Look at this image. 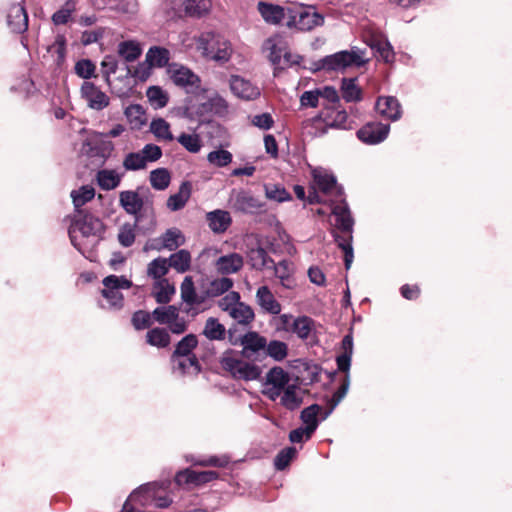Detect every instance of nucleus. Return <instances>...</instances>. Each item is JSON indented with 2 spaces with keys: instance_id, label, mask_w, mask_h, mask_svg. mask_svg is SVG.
I'll use <instances>...</instances> for the list:
<instances>
[{
  "instance_id": "obj_1",
  "label": "nucleus",
  "mask_w": 512,
  "mask_h": 512,
  "mask_svg": "<svg viewBox=\"0 0 512 512\" xmlns=\"http://www.w3.org/2000/svg\"><path fill=\"white\" fill-rule=\"evenodd\" d=\"M313 181L310 186L308 202L326 203L335 202L336 198L342 195V189L337 185L333 174L323 168H314L312 170Z\"/></svg>"
},
{
  "instance_id": "obj_2",
  "label": "nucleus",
  "mask_w": 512,
  "mask_h": 512,
  "mask_svg": "<svg viewBox=\"0 0 512 512\" xmlns=\"http://www.w3.org/2000/svg\"><path fill=\"white\" fill-rule=\"evenodd\" d=\"M197 51L209 60L225 63L231 58L233 48L225 37L213 32H204L198 36Z\"/></svg>"
},
{
  "instance_id": "obj_3",
  "label": "nucleus",
  "mask_w": 512,
  "mask_h": 512,
  "mask_svg": "<svg viewBox=\"0 0 512 512\" xmlns=\"http://www.w3.org/2000/svg\"><path fill=\"white\" fill-rule=\"evenodd\" d=\"M287 15V27L302 32L321 27L325 22L324 16L317 12L313 5L301 4L297 8L288 9Z\"/></svg>"
},
{
  "instance_id": "obj_4",
  "label": "nucleus",
  "mask_w": 512,
  "mask_h": 512,
  "mask_svg": "<svg viewBox=\"0 0 512 512\" xmlns=\"http://www.w3.org/2000/svg\"><path fill=\"white\" fill-rule=\"evenodd\" d=\"M102 300L100 306L104 309H120L123 306L122 290L131 288L132 282L124 276L109 275L102 281Z\"/></svg>"
},
{
  "instance_id": "obj_5",
  "label": "nucleus",
  "mask_w": 512,
  "mask_h": 512,
  "mask_svg": "<svg viewBox=\"0 0 512 512\" xmlns=\"http://www.w3.org/2000/svg\"><path fill=\"white\" fill-rule=\"evenodd\" d=\"M262 48L272 64L280 68L299 64L300 62V56L294 55L288 51L285 38L279 34L267 38Z\"/></svg>"
},
{
  "instance_id": "obj_6",
  "label": "nucleus",
  "mask_w": 512,
  "mask_h": 512,
  "mask_svg": "<svg viewBox=\"0 0 512 512\" xmlns=\"http://www.w3.org/2000/svg\"><path fill=\"white\" fill-rule=\"evenodd\" d=\"M221 366L237 380H257L262 373L258 365L244 360L240 355L234 352H228L223 355Z\"/></svg>"
},
{
  "instance_id": "obj_7",
  "label": "nucleus",
  "mask_w": 512,
  "mask_h": 512,
  "mask_svg": "<svg viewBox=\"0 0 512 512\" xmlns=\"http://www.w3.org/2000/svg\"><path fill=\"white\" fill-rule=\"evenodd\" d=\"M366 51L357 47L351 50L340 51L335 54L326 56L322 60V67L328 71H344L348 67H361L368 62Z\"/></svg>"
},
{
  "instance_id": "obj_8",
  "label": "nucleus",
  "mask_w": 512,
  "mask_h": 512,
  "mask_svg": "<svg viewBox=\"0 0 512 512\" xmlns=\"http://www.w3.org/2000/svg\"><path fill=\"white\" fill-rule=\"evenodd\" d=\"M102 231L103 223L98 218L92 215H84L73 221L69 229V235L73 246L81 251L82 243L79 242L80 237L98 236Z\"/></svg>"
},
{
  "instance_id": "obj_9",
  "label": "nucleus",
  "mask_w": 512,
  "mask_h": 512,
  "mask_svg": "<svg viewBox=\"0 0 512 512\" xmlns=\"http://www.w3.org/2000/svg\"><path fill=\"white\" fill-rule=\"evenodd\" d=\"M290 381V374L282 367L275 366L268 370L263 378L262 394L269 400L275 401L281 396Z\"/></svg>"
},
{
  "instance_id": "obj_10",
  "label": "nucleus",
  "mask_w": 512,
  "mask_h": 512,
  "mask_svg": "<svg viewBox=\"0 0 512 512\" xmlns=\"http://www.w3.org/2000/svg\"><path fill=\"white\" fill-rule=\"evenodd\" d=\"M229 207L238 213L257 214L264 211L265 203L255 197L250 191L233 189L228 199Z\"/></svg>"
},
{
  "instance_id": "obj_11",
  "label": "nucleus",
  "mask_w": 512,
  "mask_h": 512,
  "mask_svg": "<svg viewBox=\"0 0 512 512\" xmlns=\"http://www.w3.org/2000/svg\"><path fill=\"white\" fill-rule=\"evenodd\" d=\"M167 73L172 82L188 93H196L198 91H205L201 88V79L190 68L179 63H172L168 65Z\"/></svg>"
},
{
  "instance_id": "obj_12",
  "label": "nucleus",
  "mask_w": 512,
  "mask_h": 512,
  "mask_svg": "<svg viewBox=\"0 0 512 512\" xmlns=\"http://www.w3.org/2000/svg\"><path fill=\"white\" fill-rule=\"evenodd\" d=\"M211 8L210 0H172L171 17L201 16Z\"/></svg>"
},
{
  "instance_id": "obj_13",
  "label": "nucleus",
  "mask_w": 512,
  "mask_h": 512,
  "mask_svg": "<svg viewBox=\"0 0 512 512\" xmlns=\"http://www.w3.org/2000/svg\"><path fill=\"white\" fill-rule=\"evenodd\" d=\"M80 95L86 105L95 111H101L110 104L109 96L98 86L89 81H85L81 85Z\"/></svg>"
},
{
  "instance_id": "obj_14",
  "label": "nucleus",
  "mask_w": 512,
  "mask_h": 512,
  "mask_svg": "<svg viewBox=\"0 0 512 512\" xmlns=\"http://www.w3.org/2000/svg\"><path fill=\"white\" fill-rule=\"evenodd\" d=\"M365 43L374 51L375 56L385 63H392L395 59L393 47L380 32H370L364 36Z\"/></svg>"
},
{
  "instance_id": "obj_15",
  "label": "nucleus",
  "mask_w": 512,
  "mask_h": 512,
  "mask_svg": "<svg viewBox=\"0 0 512 512\" xmlns=\"http://www.w3.org/2000/svg\"><path fill=\"white\" fill-rule=\"evenodd\" d=\"M390 131L388 124L380 122L367 123L357 131V137L363 143L375 145L384 141Z\"/></svg>"
},
{
  "instance_id": "obj_16",
  "label": "nucleus",
  "mask_w": 512,
  "mask_h": 512,
  "mask_svg": "<svg viewBox=\"0 0 512 512\" xmlns=\"http://www.w3.org/2000/svg\"><path fill=\"white\" fill-rule=\"evenodd\" d=\"M218 473L215 471H194L185 469L180 471L175 476V482L178 485L195 484L201 485L217 479Z\"/></svg>"
},
{
  "instance_id": "obj_17",
  "label": "nucleus",
  "mask_w": 512,
  "mask_h": 512,
  "mask_svg": "<svg viewBox=\"0 0 512 512\" xmlns=\"http://www.w3.org/2000/svg\"><path fill=\"white\" fill-rule=\"evenodd\" d=\"M230 89L235 96L243 100H253L260 95V89L257 86L240 76L231 77Z\"/></svg>"
},
{
  "instance_id": "obj_18",
  "label": "nucleus",
  "mask_w": 512,
  "mask_h": 512,
  "mask_svg": "<svg viewBox=\"0 0 512 512\" xmlns=\"http://www.w3.org/2000/svg\"><path fill=\"white\" fill-rule=\"evenodd\" d=\"M7 24L13 32L23 33L28 28V15L20 4H12L7 12Z\"/></svg>"
},
{
  "instance_id": "obj_19",
  "label": "nucleus",
  "mask_w": 512,
  "mask_h": 512,
  "mask_svg": "<svg viewBox=\"0 0 512 512\" xmlns=\"http://www.w3.org/2000/svg\"><path fill=\"white\" fill-rule=\"evenodd\" d=\"M256 303L266 313L278 315L281 312V304L277 301L270 288L260 286L256 292Z\"/></svg>"
},
{
  "instance_id": "obj_20",
  "label": "nucleus",
  "mask_w": 512,
  "mask_h": 512,
  "mask_svg": "<svg viewBox=\"0 0 512 512\" xmlns=\"http://www.w3.org/2000/svg\"><path fill=\"white\" fill-rule=\"evenodd\" d=\"M267 339L255 331H249L241 337L243 355L251 357L265 350Z\"/></svg>"
},
{
  "instance_id": "obj_21",
  "label": "nucleus",
  "mask_w": 512,
  "mask_h": 512,
  "mask_svg": "<svg viewBox=\"0 0 512 512\" xmlns=\"http://www.w3.org/2000/svg\"><path fill=\"white\" fill-rule=\"evenodd\" d=\"M243 257L238 253H230L219 257L215 262L218 273L228 275L238 272L243 267Z\"/></svg>"
},
{
  "instance_id": "obj_22",
  "label": "nucleus",
  "mask_w": 512,
  "mask_h": 512,
  "mask_svg": "<svg viewBox=\"0 0 512 512\" xmlns=\"http://www.w3.org/2000/svg\"><path fill=\"white\" fill-rule=\"evenodd\" d=\"M377 111L387 119L396 121L401 117V107L394 97H379L376 102Z\"/></svg>"
},
{
  "instance_id": "obj_23",
  "label": "nucleus",
  "mask_w": 512,
  "mask_h": 512,
  "mask_svg": "<svg viewBox=\"0 0 512 512\" xmlns=\"http://www.w3.org/2000/svg\"><path fill=\"white\" fill-rule=\"evenodd\" d=\"M332 204V213L336 218V227L343 233L352 232L354 221L347 204L344 201H341L339 204H334V202Z\"/></svg>"
},
{
  "instance_id": "obj_24",
  "label": "nucleus",
  "mask_w": 512,
  "mask_h": 512,
  "mask_svg": "<svg viewBox=\"0 0 512 512\" xmlns=\"http://www.w3.org/2000/svg\"><path fill=\"white\" fill-rule=\"evenodd\" d=\"M209 228L214 233H223L231 225L232 218L228 211L217 209L206 214Z\"/></svg>"
},
{
  "instance_id": "obj_25",
  "label": "nucleus",
  "mask_w": 512,
  "mask_h": 512,
  "mask_svg": "<svg viewBox=\"0 0 512 512\" xmlns=\"http://www.w3.org/2000/svg\"><path fill=\"white\" fill-rule=\"evenodd\" d=\"M119 204L126 213L136 216L143 207V200L136 191L125 190L119 194Z\"/></svg>"
},
{
  "instance_id": "obj_26",
  "label": "nucleus",
  "mask_w": 512,
  "mask_h": 512,
  "mask_svg": "<svg viewBox=\"0 0 512 512\" xmlns=\"http://www.w3.org/2000/svg\"><path fill=\"white\" fill-rule=\"evenodd\" d=\"M257 7L263 20L268 24L277 25L286 16L284 8L279 5L260 1Z\"/></svg>"
},
{
  "instance_id": "obj_27",
  "label": "nucleus",
  "mask_w": 512,
  "mask_h": 512,
  "mask_svg": "<svg viewBox=\"0 0 512 512\" xmlns=\"http://www.w3.org/2000/svg\"><path fill=\"white\" fill-rule=\"evenodd\" d=\"M303 402V391L295 384H289L280 396V403L289 410L297 409Z\"/></svg>"
},
{
  "instance_id": "obj_28",
  "label": "nucleus",
  "mask_w": 512,
  "mask_h": 512,
  "mask_svg": "<svg viewBox=\"0 0 512 512\" xmlns=\"http://www.w3.org/2000/svg\"><path fill=\"white\" fill-rule=\"evenodd\" d=\"M123 174L114 169H102L96 174V181L103 190H113L117 188L122 180Z\"/></svg>"
},
{
  "instance_id": "obj_29",
  "label": "nucleus",
  "mask_w": 512,
  "mask_h": 512,
  "mask_svg": "<svg viewBox=\"0 0 512 512\" xmlns=\"http://www.w3.org/2000/svg\"><path fill=\"white\" fill-rule=\"evenodd\" d=\"M170 60V51L160 46L150 47L145 56V62L149 68H162L168 64Z\"/></svg>"
},
{
  "instance_id": "obj_30",
  "label": "nucleus",
  "mask_w": 512,
  "mask_h": 512,
  "mask_svg": "<svg viewBox=\"0 0 512 512\" xmlns=\"http://www.w3.org/2000/svg\"><path fill=\"white\" fill-rule=\"evenodd\" d=\"M173 369L182 374H197L200 371L198 360L195 356H172Z\"/></svg>"
},
{
  "instance_id": "obj_31",
  "label": "nucleus",
  "mask_w": 512,
  "mask_h": 512,
  "mask_svg": "<svg viewBox=\"0 0 512 512\" xmlns=\"http://www.w3.org/2000/svg\"><path fill=\"white\" fill-rule=\"evenodd\" d=\"M191 196V184L183 182L177 193L172 194L167 200V208L171 211L182 209Z\"/></svg>"
},
{
  "instance_id": "obj_32",
  "label": "nucleus",
  "mask_w": 512,
  "mask_h": 512,
  "mask_svg": "<svg viewBox=\"0 0 512 512\" xmlns=\"http://www.w3.org/2000/svg\"><path fill=\"white\" fill-rule=\"evenodd\" d=\"M124 115L133 130L141 129L147 122L146 112L139 104L129 105L124 110Z\"/></svg>"
},
{
  "instance_id": "obj_33",
  "label": "nucleus",
  "mask_w": 512,
  "mask_h": 512,
  "mask_svg": "<svg viewBox=\"0 0 512 512\" xmlns=\"http://www.w3.org/2000/svg\"><path fill=\"white\" fill-rule=\"evenodd\" d=\"M182 300L190 305H200L204 302V297L197 294L194 282L191 276H186L180 287Z\"/></svg>"
},
{
  "instance_id": "obj_34",
  "label": "nucleus",
  "mask_w": 512,
  "mask_h": 512,
  "mask_svg": "<svg viewBox=\"0 0 512 512\" xmlns=\"http://www.w3.org/2000/svg\"><path fill=\"white\" fill-rule=\"evenodd\" d=\"M117 51L127 62H133L140 57L143 47L141 43L136 40H126L118 44Z\"/></svg>"
},
{
  "instance_id": "obj_35",
  "label": "nucleus",
  "mask_w": 512,
  "mask_h": 512,
  "mask_svg": "<svg viewBox=\"0 0 512 512\" xmlns=\"http://www.w3.org/2000/svg\"><path fill=\"white\" fill-rule=\"evenodd\" d=\"M314 330L315 322L308 316H299L292 322L291 333L302 340L308 339Z\"/></svg>"
},
{
  "instance_id": "obj_36",
  "label": "nucleus",
  "mask_w": 512,
  "mask_h": 512,
  "mask_svg": "<svg viewBox=\"0 0 512 512\" xmlns=\"http://www.w3.org/2000/svg\"><path fill=\"white\" fill-rule=\"evenodd\" d=\"M150 132L158 141L171 142L174 140L170 124L163 118H156L151 121Z\"/></svg>"
},
{
  "instance_id": "obj_37",
  "label": "nucleus",
  "mask_w": 512,
  "mask_h": 512,
  "mask_svg": "<svg viewBox=\"0 0 512 512\" xmlns=\"http://www.w3.org/2000/svg\"><path fill=\"white\" fill-rule=\"evenodd\" d=\"M275 275L280 280L283 287L292 289L295 286L294 280L291 278L294 272V266L287 260L280 261L274 266Z\"/></svg>"
},
{
  "instance_id": "obj_38",
  "label": "nucleus",
  "mask_w": 512,
  "mask_h": 512,
  "mask_svg": "<svg viewBox=\"0 0 512 512\" xmlns=\"http://www.w3.org/2000/svg\"><path fill=\"white\" fill-rule=\"evenodd\" d=\"M161 246L159 249L164 248L169 251L177 249L185 243L183 233L177 228L168 229L161 237Z\"/></svg>"
},
{
  "instance_id": "obj_39",
  "label": "nucleus",
  "mask_w": 512,
  "mask_h": 512,
  "mask_svg": "<svg viewBox=\"0 0 512 512\" xmlns=\"http://www.w3.org/2000/svg\"><path fill=\"white\" fill-rule=\"evenodd\" d=\"M334 239L339 248L344 252V262L346 269H349L353 262V248H352V232L350 233H334Z\"/></svg>"
},
{
  "instance_id": "obj_40",
  "label": "nucleus",
  "mask_w": 512,
  "mask_h": 512,
  "mask_svg": "<svg viewBox=\"0 0 512 512\" xmlns=\"http://www.w3.org/2000/svg\"><path fill=\"white\" fill-rule=\"evenodd\" d=\"M152 293L158 303H168L175 294V287L167 279L158 280L154 282Z\"/></svg>"
},
{
  "instance_id": "obj_41",
  "label": "nucleus",
  "mask_w": 512,
  "mask_h": 512,
  "mask_svg": "<svg viewBox=\"0 0 512 512\" xmlns=\"http://www.w3.org/2000/svg\"><path fill=\"white\" fill-rule=\"evenodd\" d=\"M228 315L237 323L243 325L250 324L255 317L254 311L251 308V306L241 301L235 307H233V309L228 313Z\"/></svg>"
},
{
  "instance_id": "obj_42",
  "label": "nucleus",
  "mask_w": 512,
  "mask_h": 512,
  "mask_svg": "<svg viewBox=\"0 0 512 512\" xmlns=\"http://www.w3.org/2000/svg\"><path fill=\"white\" fill-rule=\"evenodd\" d=\"M322 412V407L313 404L305 409L302 410L300 418L305 425V427L308 428V432H315L319 425L318 415Z\"/></svg>"
},
{
  "instance_id": "obj_43",
  "label": "nucleus",
  "mask_w": 512,
  "mask_h": 512,
  "mask_svg": "<svg viewBox=\"0 0 512 512\" xmlns=\"http://www.w3.org/2000/svg\"><path fill=\"white\" fill-rule=\"evenodd\" d=\"M202 333L209 340H222L225 338L226 329L218 319L210 317L206 320Z\"/></svg>"
},
{
  "instance_id": "obj_44",
  "label": "nucleus",
  "mask_w": 512,
  "mask_h": 512,
  "mask_svg": "<svg viewBox=\"0 0 512 512\" xmlns=\"http://www.w3.org/2000/svg\"><path fill=\"white\" fill-rule=\"evenodd\" d=\"M249 260L253 268L262 270L270 267L273 260L269 257L268 253L262 247L251 249L248 254Z\"/></svg>"
},
{
  "instance_id": "obj_45",
  "label": "nucleus",
  "mask_w": 512,
  "mask_h": 512,
  "mask_svg": "<svg viewBox=\"0 0 512 512\" xmlns=\"http://www.w3.org/2000/svg\"><path fill=\"white\" fill-rule=\"evenodd\" d=\"M95 196V189L90 185H84L71 192V198L75 209L80 213L79 208L91 201Z\"/></svg>"
},
{
  "instance_id": "obj_46",
  "label": "nucleus",
  "mask_w": 512,
  "mask_h": 512,
  "mask_svg": "<svg viewBox=\"0 0 512 512\" xmlns=\"http://www.w3.org/2000/svg\"><path fill=\"white\" fill-rule=\"evenodd\" d=\"M169 266L174 268L179 273H184L189 270L191 265V255L187 250H179L172 254L169 258Z\"/></svg>"
},
{
  "instance_id": "obj_47",
  "label": "nucleus",
  "mask_w": 512,
  "mask_h": 512,
  "mask_svg": "<svg viewBox=\"0 0 512 512\" xmlns=\"http://www.w3.org/2000/svg\"><path fill=\"white\" fill-rule=\"evenodd\" d=\"M177 142L190 153H198L202 148V140L197 133H181Z\"/></svg>"
},
{
  "instance_id": "obj_48",
  "label": "nucleus",
  "mask_w": 512,
  "mask_h": 512,
  "mask_svg": "<svg viewBox=\"0 0 512 512\" xmlns=\"http://www.w3.org/2000/svg\"><path fill=\"white\" fill-rule=\"evenodd\" d=\"M169 264L165 258H156L151 261L147 268L148 276L152 277L155 281L164 280L167 274Z\"/></svg>"
},
{
  "instance_id": "obj_49",
  "label": "nucleus",
  "mask_w": 512,
  "mask_h": 512,
  "mask_svg": "<svg viewBox=\"0 0 512 512\" xmlns=\"http://www.w3.org/2000/svg\"><path fill=\"white\" fill-rule=\"evenodd\" d=\"M146 340L151 346L164 348L169 345L170 336L165 329L154 328L147 332Z\"/></svg>"
},
{
  "instance_id": "obj_50",
  "label": "nucleus",
  "mask_w": 512,
  "mask_h": 512,
  "mask_svg": "<svg viewBox=\"0 0 512 512\" xmlns=\"http://www.w3.org/2000/svg\"><path fill=\"white\" fill-rule=\"evenodd\" d=\"M170 180V173L165 168H158L150 173L151 186L156 190H165L169 186Z\"/></svg>"
},
{
  "instance_id": "obj_51",
  "label": "nucleus",
  "mask_w": 512,
  "mask_h": 512,
  "mask_svg": "<svg viewBox=\"0 0 512 512\" xmlns=\"http://www.w3.org/2000/svg\"><path fill=\"white\" fill-rule=\"evenodd\" d=\"M265 351L275 361H282L288 355V345L279 340H272L266 343Z\"/></svg>"
},
{
  "instance_id": "obj_52",
  "label": "nucleus",
  "mask_w": 512,
  "mask_h": 512,
  "mask_svg": "<svg viewBox=\"0 0 512 512\" xmlns=\"http://www.w3.org/2000/svg\"><path fill=\"white\" fill-rule=\"evenodd\" d=\"M265 196L269 200L285 202L292 199L291 194L282 186L276 184L264 185Z\"/></svg>"
},
{
  "instance_id": "obj_53",
  "label": "nucleus",
  "mask_w": 512,
  "mask_h": 512,
  "mask_svg": "<svg viewBox=\"0 0 512 512\" xmlns=\"http://www.w3.org/2000/svg\"><path fill=\"white\" fill-rule=\"evenodd\" d=\"M146 96L150 104L156 108H163L168 103L167 93L159 86H151L146 91Z\"/></svg>"
},
{
  "instance_id": "obj_54",
  "label": "nucleus",
  "mask_w": 512,
  "mask_h": 512,
  "mask_svg": "<svg viewBox=\"0 0 512 512\" xmlns=\"http://www.w3.org/2000/svg\"><path fill=\"white\" fill-rule=\"evenodd\" d=\"M178 312V308L173 305L161 306L157 307L153 311L152 315L158 323L168 325L170 322L176 319Z\"/></svg>"
},
{
  "instance_id": "obj_55",
  "label": "nucleus",
  "mask_w": 512,
  "mask_h": 512,
  "mask_svg": "<svg viewBox=\"0 0 512 512\" xmlns=\"http://www.w3.org/2000/svg\"><path fill=\"white\" fill-rule=\"evenodd\" d=\"M355 79H343L342 96L347 102L359 101L361 99V89L357 86Z\"/></svg>"
},
{
  "instance_id": "obj_56",
  "label": "nucleus",
  "mask_w": 512,
  "mask_h": 512,
  "mask_svg": "<svg viewBox=\"0 0 512 512\" xmlns=\"http://www.w3.org/2000/svg\"><path fill=\"white\" fill-rule=\"evenodd\" d=\"M75 10L76 2L74 0H68L58 11L53 14L52 20L56 25L66 24Z\"/></svg>"
},
{
  "instance_id": "obj_57",
  "label": "nucleus",
  "mask_w": 512,
  "mask_h": 512,
  "mask_svg": "<svg viewBox=\"0 0 512 512\" xmlns=\"http://www.w3.org/2000/svg\"><path fill=\"white\" fill-rule=\"evenodd\" d=\"M233 286V281L230 278L222 277L213 280L208 289L207 294L212 297L222 295L230 290Z\"/></svg>"
},
{
  "instance_id": "obj_58",
  "label": "nucleus",
  "mask_w": 512,
  "mask_h": 512,
  "mask_svg": "<svg viewBox=\"0 0 512 512\" xmlns=\"http://www.w3.org/2000/svg\"><path fill=\"white\" fill-rule=\"evenodd\" d=\"M232 154L224 149L214 150L208 153L207 160L216 167H225L232 162Z\"/></svg>"
},
{
  "instance_id": "obj_59",
  "label": "nucleus",
  "mask_w": 512,
  "mask_h": 512,
  "mask_svg": "<svg viewBox=\"0 0 512 512\" xmlns=\"http://www.w3.org/2000/svg\"><path fill=\"white\" fill-rule=\"evenodd\" d=\"M147 164L141 152L128 153L123 160V167L127 171H136L146 168Z\"/></svg>"
},
{
  "instance_id": "obj_60",
  "label": "nucleus",
  "mask_w": 512,
  "mask_h": 512,
  "mask_svg": "<svg viewBox=\"0 0 512 512\" xmlns=\"http://www.w3.org/2000/svg\"><path fill=\"white\" fill-rule=\"evenodd\" d=\"M197 338L193 334L185 336L177 345L173 355L193 356L192 350L197 346Z\"/></svg>"
},
{
  "instance_id": "obj_61",
  "label": "nucleus",
  "mask_w": 512,
  "mask_h": 512,
  "mask_svg": "<svg viewBox=\"0 0 512 512\" xmlns=\"http://www.w3.org/2000/svg\"><path fill=\"white\" fill-rule=\"evenodd\" d=\"M350 385L349 375H345L344 380L337 391L332 396V405L331 408L325 412L322 419H326L329 414L333 411V409L342 401V399L346 396Z\"/></svg>"
},
{
  "instance_id": "obj_62",
  "label": "nucleus",
  "mask_w": 512,
  "mask_h": 512,
  "mask_svg": "<svg viewBox=\"0 0 512 512\" xmlns=\"http://www.w3.org/2000/svg\"><path fill=\"white\" fill-rule=\"evenodd\" d=\"M296 454L297 450L294 447H287L281 450L274 460L275 467L278 470L285 469L289 465L291 460L296 456Z\"/></svg>"
},
{
  "instance_id": "obj_63",
  "label": "nucleus",
  "mask_w": 512,
  "mask_h": 512,
  "mask_svg": "<svg viewBox=\"0 0 512 512\" xmlns=\"http://www.w3.org/2000/svg\"><path fill=\"white\" fill-rule=\"evenodd\" d=\"M74 69H75V73L79 77H81L83 79H90L91 77H93L95 75L96 67L91 60L82 59V60H79L75 64Z\"/></svg>"
},
{
  "instance_id": "obj_64",
  "label": "nucleus",
  "mask_w": 512,
  "mask_h": 512,
  "mask_svg": "<svg viewBox=\"0 0 512 512\" xmlns=\"http://www.w3.org/2000/svg\"><path fill=\"white\" fill-rule=\"evenodd\" d=\"M118 240L124 247H130L135 241V225L123 224L118 233Z\"/></svg>"
}]
</instances>
